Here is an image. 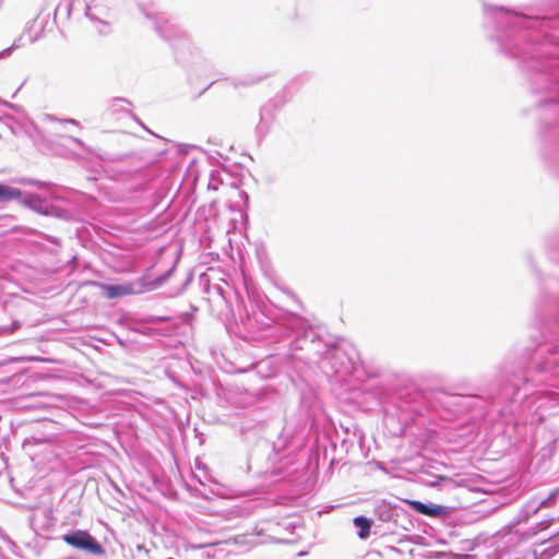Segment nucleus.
<instances>
[{"instance_id": "nucleus-1", "label": "nucleus", "mask_w": 559, "mask_h": 559, "mask_svg": "<svg viewBox=\"0 0 559 559\" xmlns=\"http://www.w3.org/2000/svg\"><path fill=\"white\" fill-rule=\"evenodd\" d=\"M502 27L497 37L501 51L510 58L527 63V68L536 71H548L552 68L549 61L543 58L552 56L551 47L543 31V21L519 14L504 8L486 9Z\"/></svg>"}, {"instance_id": "nucleus-2", "label": "nucleus", "mask_w": 559, "mask_h": 559, "mask_svg": "<svg viewBox=\"0 0 559 559\" xmlns=\"http://www.w3.org/2000/svg\"><path fill=\"white\" fill-rule=\"evenodd\" d=\"M547 355L534 368L513 376L512 399H525L530 424H540L559 406V341L547 346Z\"/></svg>"}, {"instance_id": "nucleus-3", "label": "nucleus", "mask_w": 559, "mask_h": 559, "mask_svg": "<svg viewBox=\"0 0 559 559\" xmlns=\"http://www.w3.org/2000/svg\"><path fill=\"white\" fill-rule=\"evenodd\" d=\"M99 289L108 299H117L130 295L142 294L156 287L154 283H147L144 278H138L135 282H126L123 284H97Z\"/></svg>"}, {"instance_id": "nucleus-4", "label": "nucleus", "mask_w": 559, "mask_h": 559, "mask_svg": "<svg viewBox=\"0 0 559 559\" xmlns=\"http://www.w3.org/2000/svg\"><path fill=\"white\" fill-rule=\"evenodd\" d=\"M62 540L79 550L87 551L92 555H103V546L87 531L76 530L62 536Z\"/></svg>"}, {"instance_id": "nucleus-5", "label": "nucleus", "mask_w": 559, "mask_h": 559, "mask_svg": "<svg viewBox=\"0 0 559 559\" xmlns=\"http://www.w3.org/2000/svg\"><path fill=\"white\" fill-rule=\"evenodd\" d=\"M324 359L330 365V370L340 378L350 374L355 370V361L347 353L338 347L332 346L326 349Z\"/></svg>"}, {"instance_id": "nucleus-6", "label": "nucleus", "mask_w": 559, "mask_h": 559, "mask_svg": "<svg viewBox=\"0 0 559 559\" xmlns=\"http://www.w3.org/2000/svg\"><path fill=\"white\" fill-rule=\"evenodd\" d=\"M289 325H290V329L292 331L298 333L299 330H302V335H299L297 336L295 343L293 344V346L297 349H304L306 348L307 344H308V337H310V344H312L314 342V338H316V332L312 330V329H305V321L304 319H301L300 317H297V316H292L289 318Z\"/></svg>"}, {"instance_id": "nucleus-7", "label": "nucleus", "mask_w": 559, "mask_h": 559, "mask_svg": "<svg viewBox=\"0 0 559 559\" xmlns=\"http://www.w3.org/2000/svg\"><path fill=\"white\" fill-rule=\"evenodd\" d=\"M278 358L270 355L258 362L251 365L252 370H257V373L263 378H270L276 373V362Z\"/></svg>"}, {"instance_id": "nucleus-8", "label": "nucleus", "mask_w": 559, "mask_h": 559, "mask_svg": "<svg viewBox=\"0 0 559 559\" xmlns=\"http://www.w3.org/2000/svg\"><path fill=\"white\" fill-rule=\"evenodd\" d=\"M412 509L420 514L429 516H439L447 513L445 507L440 504H427L420 501H407Z\"/></svg>"}, {"instance_id": "nucleus-9", "label": "nucleus", "mask_w": 559, "mask_h": 559, "mask_svg": "<svg viewBox=\"0 0 559 559\" xmlns=\"http://www.w3.org/2000/svg\"><path fill=\"white\" fill-rule=\"evenodd\" d=\"M539 510V504L537 503V500L534 496L520 510L518 515V522L527 521L533 515H535Z\"/></svg>"}, {"instance_id": "nucleus-10", "label": "nucleus", "mask_w": 559, "mask_h": 559, "mask_svg": "<svg viewBox=\"0 0 559 559\" xmlns=\"http://www.w3.org/2000/svg\"><path fill=\"white\" fill-rule=\"evenodd\" d=\"M539 508H552L558 503L559 488L552 489L547 496H535Z\"/></svg>"}, {"instance_id": "nucleus-11", "label": "nucleus", "mask_w": 559, "mask_h": 559, "mask_svg": "<svg viewBox=\"0 0 559 559\" xmlns=\"http://www.w3.org/2000/svg\"><path fill=\"white\" fill-rule=\"evenodd\" d=\"M354 525L358 528V537L360 539H366L370 535L371 522L366 516H356Z\"/></svg>"}, {"instance_id": "nucleus-12", "label": "nucleus", "mask_w": 559, "mask_h": 559, "mask_svg": "<svg viewBox=\"0 0 559 559\" xmlns=\"http://www.w3.org/2000/svg\"><path fill=\"white\" fill-rule=\"evenodd\" d=\"M22 195V191L17 188L0 185V202L17 200Z\"/></svg>"}, {"instance_id": "nucleus-13", "label": "nucleus", "mask_w": 559, "mask_h": 559, "mask_svg": "<svg viewBox=\"0 0 559 559\" xmlns=\"http://www.w3.org/2000/svg\"><path fill=\"white\" fill-rule=\"evenodd\" d=\"M257 258L265 276L272 277L273 270L269 263L266 250L263 246L257 247Z\"/></svg>"}, {"instance_id": "nucleus-14", "label": "nucleus", "mask_w": 559, "mask_h": 559, "mask_svg": "<svg viewBox=\"0 0 559 559\" xmlns=\"http://www.w3.org/2000/svg\"><path fill=\"white\" fill-rule=\"evenodd\" d=\"M271 119H272L271 112L269 111V109L263 107L261 110V121L258 127V130L260 132L265 133L269 130V124H270Z\"/></svg>"}, {"instance_id": "nucleus-15", "label": "nucleus", "mask_w": 559, "mask_h": 559, "mask_svg": "<svg viewBox=\"0 0 559 559\" xmlns=\"http://www.w3.org/2000/svg\"><path fill=\"white\" fill-rule=\"evenodd\" d=\"M401 408V412L402 413H418V409L415 408V407H412V406H408V407H404V406H400Z\"/></svg>"}, {"instance_id": "nucleus-16", "label": "nucleus", "mask_w": 559, "mask_h": 559, "mask_svg": "<svg viewBox=\"0 0 559 559\" xmlns=\"http://www.w3.org/2000/svg\"><path fill=\"white\" fill-rule=\"evenodd\" d=\"M28 361H45V362H50L51 359H47V358H36V357H29L27 358Z\"/></svg>"}, {"instance_id": "nucleus-17", "label": "nucleus", "mask_w": 559, "mask_h": 559, "mask_svg": "<svg viewBox=\"0 0 559 559\" xmlns=\"http://www.w3.org/2000/svg\"><path fill=\"white\" fill-rule=\"evenodd\" d=\"M382 520H390L391 519V510H386L383 514L380 515Z\"/></svg>"}, {"instance_id": "nucleus-18", "label": "nucleus", "mask_w": 559, "mask_h": 559, "mask_svg": "<svg viewBox=\"0 0 559 559\" xmlns=\"http://www.w3.org/2000/svg\"><path fill=\"white\" fill-rule=\"evenodd\" d=\"M246 289H247V295H249V284L248 283H247Z\"/></svg>"}, {"instance_id": "nucleus-19", "label": "nucleus", "mask_w": 559, "mask_h": 559, "mask_svg": "<svg viewBox=\"0 0 559 559\" xmlns=\"http://www.w3.org/2000/svg\"><path fill=\"white\" fill-rule=\"evenodd\" d=\"M246 320H247V323L250 321V319H249V317H248V316L246 317Z\"/></svg>"}]
</instances>
